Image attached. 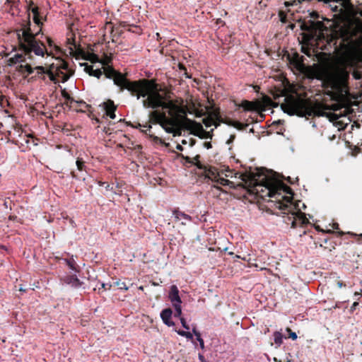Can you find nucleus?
Masks as SVG:
<instances>
[{
    "label": "nucleus",
    "mask_w": 362,
    "mask_h": 362,
    "mask_svg": "<svg viewBox=\"0 0 362 362\" xmlns=\"http://www.w3.org/2000/svg\"><path fill=\"white\" fill-rule=\"evenodd\" d=\"M339 72L341 75L342 78L346 79L349 78V74L346 71V68H340L339 69Z\"/></svg>",
    "instance_id": "nucleus-44"
},
{
    "label": "nucleus",
    "mask_w": 362,
    "mask_h": 362,
    "mask_svg": "<svg viewBox=\"0 0 362 362\" xmlns=\"http://www.w3.org/2000/svg\"><path fill=\"white\" fill-rule=\"evenodd\" d=\"M282 110L289 115H297L300 117H320L325 115L322 104L314 102L310 99L303 98L299 95H289L285 97L281 103Z\"/></svg>",
    "instance_id": "nucleus-6"
},
{
    "label": "nucleus",
    "mask_w": 362,
    "mask_h": 362,
    "mask_svg": "<svg viewBox=\"0 0 362 362\" xmlns=\"http://www.w3.org/2000/svg\"><path fill=\"white\" fill-rule=\"evenodd\" d=\"M61 94H62V96L66 100V101L64 102V105L66 106L69 107V108H71L72 107L73 103L77 104V106L76 107V108L78 107H81V105H86V103L82 100L78 101V100H74L72 97H71V95L66 90L65 88L62 89L61 90Z\"/></svg>",
    "instance_id": "nucleus-15"
},
{
    "label": "nucleus",
    "mask_w": 362,
    "mask_h": 362,
    "mask_svg": "<svg viewBox=\"0 0 362 362\" xmlns=\"http://www.w3.org/2000/svg\"><path fill=\"white\" fill-rule=\"evenodd\" d=\"M239 106L243 107L245 111H256L258 110L259 104L257 102L244 100Z\"/></svg>",
    "instance_id": "nucleus-22"
},
{
    "label": "nucleus",
    "mask_w": 362,
    "mask_h": 362,
    "mask_svg": "<svg viewBox=\"0 0 362 362\" xmlns=\"http://www.w3.org/2000/svg\"><path fill=\"white\" fill-rule=\"evenodd\" d=\"M317 1H322L324 4L328 5V6L334 12H338V11H341V8H339V6L337 5V4L339 3L341 0H317Z\"/></svg>",
    "instance_id": "nucleus-25"
},
{
    "label": "nucleus",
    "mask_w": 362,
    "mask_h": 362,
    "mask_svg": "<svg viewBox=\"0 0 362 362\" xmlns=\"http://www.w3.org/2000/svg\"><path fill=\"white\" fill-rule=\"evenodd\" d=\"M176 148L178 150V151H183V147L180 145V144H177V146H176Z\"/></svg>",
    "instance_id": "nucleus-62"
},
{
    "label": "nucleus",
    "mask_w": 362,
    "mask_h": 362,
    "mask_svg": "<svg viewBox=\"0 0 362 362\" xmlns=\"http://www.w3.org/2000/svg\"><path fill=\"white\" fill-rule=\"evenodd\" d=\"M149 123L158 124L168 133L174 136L180 134V130L177 129V120L175 118H169L165 111L154 109L149 113Z\"/></svg>",
    "instance_id": "nucleus-9"
},
{
    "label": "nucleus",
    "mask_w": 362,
    "mask_h": 362,
    "mask_svg": "<svg viewBox=\"0 0 362 362\" xmlns=\"http://www.w3.org/2000/svg\"><path fill=\"white\" fill-rule=\"evenodd\" d=\"M173 214L175 216V221H180L182 220H185L187 221H192V217L189 215L180 211L178 209H174L173 211Z\"/></svg>",
    "instance_id": "nucleus-24"
},
{
    "label": "nucleus",
    "mask_w": 362,
    "mask_h": 362,
    "mask_svg": "<svg viewBox=\"0 0 362 362\" xmlns=\"http://www.w3.org/2000/svg\"><path fill=\"white\" fill-rule=\"evenodd\" d=\"M178 67H179V69H180V71H184V74L185 75V76H186L187 78H191V76L188 75V74H187V69H186V67L185 66V65H184L183 64H182V63H179V64H178Z\"/></svg>",
    "instance_id": "nucleus-46"
},
{
    "label": "nucleus",
    "mask_w": 362,
    "mask_h": 362,
    "mask_svg": "<svg viewBox=\"0 0 362 362\" xmlns=\"http://www.w3.org/2000/svg\"><path fill=\"white\" fill-rule=\"evenodd\" d=\"M199 158H200V156L199 155H197L194 157V159L197 160V162L195 163V166L198 169L204 170V176L206 178H209V179H210L211 180H214V179L217 178V177L218 175V173L217 169L216 168H214V167L207 166V165H203L200 162Z\"/></svg>",
    "instance_id": "nucleus-12"
},
{
    "label": "nucleus",
    "mask_w": 362,
    "mask_h": 362,
    "mask_svg": "<svg viewBox=\"0 0 362 362\" xmlns=\"http://www.w3.org/2000/svg\"><path fill=\"white\" fill-rule=\"evenodd\" d=\"M197 340L199 342L200 347L204 349V342L203 339L200 337L199 338H197Z\"/></svg>",
    "instance_id": "nucleus-56"
},
{
    "label": "nucleus",
    "mask_w": 362,
    "mask_h": 362,
    "mask_svg": "<svg viewBox=\"0 0 362 362\" xmlns=\"http://www.w3.org/2000/svg\"><path fill=\"white\" fill-rule=\"evenodd\" d=\"M61 281L76 288L81 287L83 284V282L81 281L76 275L65 276L61 278Z\"/></svg>",
    "instance_id": "nucleus-16"
},
{
    "label": "nucleus",
    "mask_w": 362,
    "mask_h": 362,
    "mask_svg": "<svg viewBox=\"0 0 362 362\" xmlns=\"http://www.w3.org/2000/svg\"><path fill=\"white\" fill-rule=\"evenodd\" d=\"M204 146L207 148V149H209V148H212V144L210 141H206L204 143Z\"/></svg>",
    "instance_id": "nucleus-58"
},
{
    "label": "nucleus",
    "mask_w": 362,
    "mask_h": 362,
    "mask_svg": "<svg viewBox=\"0 0 362 362\" xmlns=\"http://www.w3.org/2000/svg\"><path fill=\"white\" fill-rule=\"evenodd\" d=\"M90 59L91 60L92 62H100V59L99 58V57L94 53H92L90 54Z\"/></svg>",
    "instance_id": "nucleus-47"
},
{
    "label": "nucleus",
    "mask_w": 362,
    "mask_h": 362,
    "mask_svg": "<svg viewBox=\"0 0 362 362\" xmlns=\"http://www.w3.org/2000/svg\"><path fill=\"white\" fill-rule=\"evenodd\" d=\"M76 164L77 166V169L79 171H83V170H86L85 162L83 160L82 158H78L76 160Z\"/></svg>",
    "instance_id": "nucleus-39"
},
{
    "label": "nucleus",
    "mask_w": 362,
    "mask_h": 362,
    "mask_svg": "<svg viewBox=\"0 0 362 362\" xmlns=\"http://www.w3.org/2000/svg\"><path fill=\"white\" fill-rule=\"evenodd\" d=\"M12 128L13 129V132L11 130L8 131V138L10 139L12 143L16 144V139L17 136H21V134L23 133V129L21 128V126L18 124H13Z\"/></svg>",
    "instance_id": "nucleus-18"
},
{
    "label": "nucleus",
    "mask_w": 362,
    "mask_h": 362,
    "mask_svg": "<svg viewBox=\"0 0 362 362\" xmlns=\"http://www.w3.org/2000/svg\"><path fill=\"white\" fill-rule=\"evenodd\" d=\"M28 10L30 11L33 14V20L34 23L40 28L39 33L42 30V26L43 25V23L42 21V18L40 14L39 8L37 6L34 5V3L33 1L30 2L29 4Z\"/></svg>",
    "instance_id": "nucleus-14"
},
{
    "label": "nucleus",
    "mask_w": 362,
    "mask_h": 362,
    "mask_svg": "<svg viewBox=\"0 0 362 362\" xmlns=\"http://www.w3.org/2000/svg\"><path fill=\"white\" fill-rule=\"evenodd\" d=\"M221 181L220 182V183H221V185H225V182H228V180H226V179H223V178L221 179Z\"/></svg>",
    "instance_id": "nucleus-63"
},
{
    "label": "nucleus",
    "mask_w": 362,
    "mask_h": 362,
    "mask_svg": "<svg viewBox=\"0 0 362 362\" xmlns=\"http://www.w3.org/2000/svg\"><path fill=\"white\" fill-rule=\"evenodd\" d=\"M112 286L117 287L119 290L127 291L129 286L127 285L126 282L122 281L120 279L114 281L112 284Z\"/></svg>",
    "instance_id": "nucleus-28"
},
{
    "label": "nucleus",
    "mask_w": 362,
    "mask_h": 362,
    "mask_svg": "<svg viewBox=\"0 0 362 362\" xmlns=\"http://www.w3.org/2000/svg\"><path fill=\"white\" fill-rule=\"evenodd\" d=\"M175 310V314H174V317H181V315H182V308H181V304H178V303H176V305H173Z\"/></svg>",
    "instance_id": "nucleus-40"
},
{
    "label": "nucleus",
    "mask_w": 362,
    "mask_h": 362,
    "mask_svg": "<svg viewBox=\"0 0 362 362\" xmlns=\"http://www.w3.org/2000/svg\"><path fill=\"white\" fill-rule=\"evenodd\" d=\"M18 50L22 53L16 54L13 57L8 59V64L13 66L20 63L16 68V70L22 75L28 76L32 74L35 70L37 62L35 58L33 55L34 53L36 56L44 57L47 49L45 47L37 42L33 36L25 34L20 37L19 34L17 37Z\"/></svg>",
    "instance_id": "nucleus-2"
},
{
    "label": "nucleus",
    "mask_w": 362,
    "mask_h": 362,
    "mask_svg": "<svg viewBox=\"0 0 362 362\" xmlns=\"http://www.w3.org/2000/svg\"><path fill=\"white\" fill-rule=\"evenodd\" d=\"M261 176L257 173H250L248 175H243L244 177H247L250 180V183L255 187L257 193L259 192H264L263 188L265 189L267 192L265 195H261L262 197H269L278 199L281 195L282 192L290 194V197L282 196L280 199H276V207L282 211L284 214L288 213L294 209L292 202L293 194L292 189L280 180L268 177L266 175L260 179Z\"/></svg>",
    "instance_id": "nucleus-4"
},
{
    "label": "nucleus",
    "mask_w": 362,
    "mask_h": 362,
    "mask_svg": "<svg viewBox=\"0 0 362 362\" xmlns=\"http://www.w3.org/2000/svg\"><path fill=\"white\" fill-rule=\"evenodd\" d=\"M173 315V311L170 308H165L162 310L160 313V317L163 322V323L168 327H172L175 325V323L170 320V318Z\"/></svg>",
    "instance_id": "nucleus-20"
},
{
    "label": "nucleus",
    "mask_w": 362,
    "mask_h": 362,
    "mask_svg": "<svg viewBox=\"0 0 362 362\" xmlns=\"http://www.w3.org/2000/svg\"><path fill=\"white\" fill-rule=\"evenodd\" d=\"M36 75L35 77L42 81L46 80V67L43 66H35Z\"/></svg>",
    "instance_id": "nucleus-27"
},
{
    "label": "nucleus",
    "mask_w": 362,
    "mask_h": 362,
    "mask_svg": "<svg viewBox=\"0 0 362 362\" xmlns=\"http://www.w3.org/2000/svg\"><path fill=\"white\" fill-rule=\"evenodd\" d=\"M101 286H102V288H103V289H105V290H110V288L112 287V284H104V283H103V284H101Z\"/></svg>",
    "instance_id": "nucleus-57"
},
{
    "label": "nucleus",
    "mask_w": 362,
    "mask_h": 362,
    "mask_svg": "<svg viewBox=\"0 0 362 362\" xmlns=\"http://www.w3.org/2000/svg\"><path fill=\"white\" fill-rule=\"evenodd\" d=\"M302 38H303V33H302ZM303 45H302L301 51L303 53H304L305 54H306L308 57L313 56V53H314V49L313 47H310L309 46H311V47L317 46L320 49L323 50L322 49V47H324L323 46H326V45H327V42L325 40H320V41L317 42V43H315V42L306 43L305 42L304 39H303ZM331 49L332 48L328 47L327 50H329Z\"/></svg>",
    "instance_id": "nucleus-13"
},
{
    "label": "nucleus",
    "mask_w": 362,
    "mask_h": 362,
    "mask_svg": "<svg viewBox=\"0 0 362 362\" xmlns=\"http://www.w3.org/2000/svg\"><path fill=\"white\" fill-rule=\"evenodd\" d=\"M103 74L106 78L113 79L114 83L119 86L121 90L127 89L133 96H136L143 84V79L132 81L110 66H104Z\"/></svg>",
    "instance_id": "nucleus-8"
},
{
    "label": "nucleus",
    "mask_w": 362,
    "mask_h": 362,
    "mask_svg": "<svg viewBox=\"0 0 362 362\" xmlns=\"http://www.w3.org/2000/svg\"><path fill=\"white\" fill-rule=\"evenodd\" d=\"M72 74H66V73H64L62 75V83H64L66 81H67L69 80V78H70L71 75Z\"/></svg>",
    "instance_id": "nucleus-49"
},
{
    "label": "nucleus",
    "mask_w": 362,
    "mask_h": 362,
    "mask_svg": "<svg viewBox=\"0 0 362 362\" xmlns=\"http://www.w3.org/2000/svg\"><path fill=\"white\" fill-rule=\"evenodd\" d=\"M57 65L54 63L49 64L47 67H46V70H50L51 71H54L56 70Z\"/></svg>",
    "instance_id": "nucleus-53"
},
{
    "label": "nucleus",
    "mask_w": 362,
    "mask_h": 362,
    "mask_svg": "<svg viewBox=\"0 0 362 362\" xmlns=\"http://www.w3.org/2000/svg\"><path fill=\"white\" fill-rule=\"evenodd\" d=\"M81 65L85 66L84 70L90 76L100 78L103 75V71L100 69H94L93 65H88L87 63L82 64Z\"/></svg>",
    "instance_id": "nucleus-21"
},
{
    "label": "nucleus",
    "mask_w": 362,
    "mask_h": 362,
    "mask_svg": "<svg viewBox=\"0 0 362 362\" xmlns=\"http://www.w3.org/2000/svg\"><path fill=\"white\" fill-rule=\"evenodd\" d=\"M65 261L66 262V264L71 269H72L73 271H74L76 272H79L78 266L77 265L76 261L74 260V259L73 257H71L69 259H66Z\"/></svg>",
    "instance_id": "nucleus-29"
},
{
    "label": "nucleus",
    "mask_w": 362,
    "mask_h": 362,
    "mask_svg": "<svg viewBox=\"0 0 362 362\" xmlns=\"http://www.w3.org/2000/svg\"><path fill=\"white\" fill-rule=\"evenodd\" d=\"M213 117L214 119V125L216 127H217L220 124V120L223 119L221 116L220 115L219 110H215L213 112Z\"/></svg>",
    "instance_id": "nucleus-33"
},
{
    "label": "nucleus",
    "mask_w": 362,
    "mask_h": 362,
    "mask_svg": "<svg viewBox=\"0 0 362 362\" xmlns=\"http://www.w3.org/2000/svg\"><path fill=\"white\" fill-rule=\"evenodd\" d=\"M181 127L189 130L191 134L198 137L201 132L203 131V127L200 123L189 119L186 115L182 117V120L177 129L180 130Z\"/></svg>",
    "instance_id": "nucleus-10"
},
{
    "label": "nucleus",
    "mask_w": 362,
    "mask_h": 362,
    "mask_svg": "<svg viewBox=\"0 0 362 362\" xmlns=\"http://www.w3.org/2000/svg\"><path fill=\"white\" fill-rule=\"evenodd\" d=\"M112 60V54H108L107 53H103V58L100 59V63H101L104 66H109V64L111 63Z\"/></svg>",
    "instance_id": "nucleus-30"
},
{
    "label": "nucleus",
    "mask_w": 362,
    "mask_h": 362,
    "mask_svg": "<svg viewBox=\"0 0 362 362\" xmlns=\"http://www.w3.org/2000/svg\"><path fill=\"white\" fill-rule=\"evenodd\" d=\"M119 25L121 27L125 28L126 27L129 26V25L127 22H125V21H122V22L119 23Z\"/></svg>",
    "instance_id": "nucleus-59"
},
{
    "label": "nucleus",
    "mask_w": 362,
    "mask_h": 362,
    "mask_svg": "<svg viewBox=\"0 0 362 362\" xmlns=\"http://www.w3.org/2000/svg\"><path fill=\"white\" fill-rule=\"evenodd\" d=\"M182 158L185 160V161L188 163H191V164H193L195 165V163L197 162V160L194 159V157L193 158H191L189 156H185L184 157L182 156Z\"/></svg>",
    "instance_id": "nucleus-48"
},
{
    "label": "nucleus",
    "mask_w": 362,
    "mask_h": 362,
    "mask_svg": "<svg viewBox=\"0 0 362 362\" xmlns=\"http://www.w3.org/2000/svg\"><path fill=\"white\" fill-rule=\"evenodd\" d=\"M192 332L197 338H199L201 337V334L199 331L197 330L196 327L192 328Z\"/></svg>",
    "instance_id": "nucleus-55"
},
{
    "label": "nucleus",
    "mask_w": 362,
    "mask_h": 362,
    "mask_svg": "<svg viewBox=\"0 0 362 362\" xmlns=\"http://www.w3.org/2000/svg\"><path fill=\"white\" fill-rule=\"evenodd\" d=\"M234 122V120H232L229 118H226V119H221L220 120V122H222L223 124H226L228 126H231V124H233V122Z\"/></svg>",
    "instance_id": "nucleus-50"
},
{
    "label": "nucleus",
    "mask_w": 362,
    "mask_h": 362,
    "mask_svg": "<svg viewBox=\"0 0 362 362\" xmlns=\"http://www.w3.org/2000/svg\"><path fill=\"white\" fill-rule=\"evenodd\" d=\"M146 98L142 100L145 108L157 109L162 107L168 110L169 118L177 120V127L179 126L182 117L185 115V110L176 105L173 100H167L165 95L159 92L158 85L153 80L143 78V84L136 95L137 99Z\"/></svg>",
    "instance_id": "nucleus-5"
},
{
    "label": "nucleus",
    "mask_w": 362,
    "mask_h": 362,
    "mask_svg": "<svg viewBox=\"0 0 362 362\" xmlns=\"http://www.w3.org/2000/svg\"><path fill=\"white\" fill-rule=\"evenodd\" d=\"M213 129L210 132H207L203 129V131L201 132V134L199 135L200 139H212L213 136Z\"/></svg>",
    "instance_id": "nucleus-36"
},
{
    "label": "nucleus",
    "mask_w": 362,
    "mask_h": 362,
    "mask_svg": "<svg viewBox=\"0 0 362 362\" xmlns=\"http://www.w3.org/2000/svg\"><path fill=\"white\" fill-rule=\"evenodd\" d=\"M303 57H300L298 54H296L291 59L290 63L293 64L297 69L300 70L303 66Z\"/></svg>",
    "instance_id": "nucleus-26"
},
{
    "label": "nucleus",
    "mask_w": 362,
    "mask_h": 362,
    "mask_svg": "<svg viewBox=\"0 0 362 362\" xmlns=\"http://www.w3.org/2000/svg\"><path fill=\"white\" fill-rule=\"evenodd\" d=\"M202 122L206 127H209L214 124V119L213 116L207 117L203 119Z\"/></svg>",
    "instance_id": "nucleus-37"
},
{
    "label": "nucleus",
    "mask_w": 362,
    "mask_h": 362,
    "mask_svg": "<svg viewBox=\"0 0 362 362\" xmlns=\"http://www.w3.org/2000/svg\"><path fill=\"white\" fill-rule=\"evenodd\" d=\"M286 180L290 182L291 184H293V182L291 180V178L290 177H288L286 178Z\"/></svg>",
    "instance_id": "nucleus-64"
},
{
    "label": "nucleus",
    "mask_w": 362,
    "mask_h": 362,
    "mask_svg": "<svg viewBox=\"0 0 362 362\" xmlns=\"http://www.w3.org/2000/svg\"><path fill=\"white\" fill-rule=\"evenodd\" d=\"M358 305V303L357 302H354L352 305V306L351 307V311H354V310L356 309V308Z\"/></svg>",
    "instance_id": "nucleus-60"
},
{
    "label": "nucleus",
    "mask_w": 362,
    "mask_h": 362,
    "mask_svg": "<svg viewBox=\"0 0 362 362\" xmlns=\"http://www.w3.org/2000/svg\"><path fill=\"white\" fill-rule=\"evenodd\" d=\"M180 322H181V324H182V327H183L185 329H189V326L187 325V322H186L185 319V318H183V317H180Z\"/></svg>",
    "instance_id": "nucleus-51"
},
{
    "label": "nucleus",
    "mask_w": 362,
    "mask_h": 362,
    "mask_svg": "<svg viewBox=\"0 0 362 362\" xmlns=\"http://www.w3.org/2000/svg\"><path fill=\"white\" fill-rule=\"evenodd\" d=\"M133 127L136 128V129H139L141 127H144L146 128V129H142L141 132H144L145 134H147V132H151V125L149 124H141L140 123H137L136 125L134 126L132 125Z\"/></svg>",
    "instance_id": "nucleus-34"
},
{
    "label": "nucleus",
    "mask_w": 362,
    "mask_h": 362,
    "mask_svg": "<svg viewBox=\"0 0 362 362\" xmlns=\"http://www.w3.org/2000/svg\"><path fill=\"white\" fill-rule=\"evenodd\" d=\"M176 332L179 335H180L182 337H185L188 339H192V338H193L192 334L190 333L189 332H186V331H183V330H177Z\"/></svg>",
    "instance_id": "nucleus-41"
},
{
    "label": "nucleus",
    "mask_w": 362,
    "mask_h": 362,
    "mask_svg": "<svg viewBox=\"0 0 362 362\" xmlns=\"http://www.w3.org/2000/svg\"><path fill=\"white\" fill-rule=\"evenodd\" d=\"M310 0H288L284 3L286 6H290L293 4H296L298 3H301L302 1H309Z\"/></svg>",
    "instance_id": "nucleus-43"
},
{
    "label": "nucleus",
    "mask_w": 362,
    "mask_h": 362,
    "mask_svg": "<svg viewBox=\"0 0 362 362\" xmlns=\"http://www.w3.org/2000/svg\"><path fill=\"white\" fill-rule=\"evenodd\" d=\"M46 75L48 76L49 80L54 83H57L59 82L58 79L56 78V75L54 71H51L50 70H46Z\"/></svg>",
    "instance_id": "nucleus-38"
},
{
    "label": "nucleus",
    "mask_w": 362,
    "mask_h": 362,
    "mask_svg": "<svg viewBox=\"0 0 362 362\" xmlns=\"http://www.w3.org/2000/svg\"><path fill=\"white\" fill-rule=\"evenodd\" d=\"M336 245L337 243L332 238H324L322 243L320 244V247H323L325 250H327L329 252L335 249Z\"/></svg>",
    "instance_id": "nucleus-23"
},
{
    "label": "nucleus",
    "mask_w": 362,
    "mask_h": 362,
    "mask_svg": "<svg viewBox=\"0 0 362 362\" xmlns=\"http://www.w3.org/2000/svg\"><path fill=\"white\" fill-rule=\"evenodd\" d=\"M337 286L339 288H341L342 286H345L346 285L341 281H337Z\"/></svg>",
    "instance_id": "nucleus-61"
},
{
    "label": "nucleus",
    "mask_w": 362,
    "mask_h": 362,
    "mask_svg": "<svg viewBox=\"0 0 362 362\" xmlns=\"http://www.w3.org/2000/svg\"><path fill=\"white\" fill-rule=\"evenodd\" d=\"M286 332L288 333V337L292 339L293 340H296L297 339V334L296 332H293L289 327L286 328Z\"/></svg>",
    "instance_id": "nucleus-45"
},
{
    "label": "nucleus",
    "mask_w": 362,
    "mask_h": 362,
    "mask_svg": "<svg viewBox=\"0 0 362 362\" xmlns=\"http://www.w3.org/2000/svg\"><path fill=\"white\" fill-rule=\"evenodd\" d=\"M246 125H244L243 124H242L241 122H238V121H234L233 122V124H231V127H233L239 130H243L245 129Z\"/></svg>",
    "instance_id": "nucleus-42"
},
{
    "label": "nucleus",
    "mask_w": 362,
    "mask_h": 362,
    "mask_svg": "<svg viewBox=\"0 0 362 362\" xmlns=\"http://www.w3.org/2000/svg\"><path fill=\"white\" fill-rule=\"evenodd\" d=\"M150 139H152V141L156 144H160L165 146H168V144H165L163 139L159 138L157 136H155L153 134H151L149 132H147V134H146Z\"/></svg>",
    "instance_id": "nucleus-31"
},
{
    "label": "nucleus",
    "mask_w": 362,
    "mask_h": 362,
    "mask_svg": "<svg viewBox=\"0 0 362 362\" xmlns=\"http://www.w3.org/2000/svg\"><path fill=\"white\" fill-rule=\"evenodd\" d=\"M274 342H275V344H276L278 346H281V344H282V342H283V341H282L283 336H282L281 333V332H277V331H276V332H275L274 333Z\"/></svg>",
    "instance_id": "nucleus-35"
},
{
    "label": "nucleus",
    "mask_w": 362,
    "mask_h": 362,
    "mask_svg": "<svg viewBox=\"0 0 362 362\" xmlns=\"http://www.w3.org/2000/svg\"><path fill=\"white\" fill-rule=\"evenodd\" d=\"M54 73H55L57 78V77H61L62 75L64 74L63 71L57 67H56V70L54 71Z\"/></svg>",
    "instance_id": "nucleus-52"
},
{
    "label": "nucleus",
    "mask_w": 362,
    "mask_h": 362,
    "mask_svg": "<svg viewBox=\"0 0 362 362\" xmlns=\"http://www.w3.org/2000/svg\"><path fill=\"white\" fill-rule=\"evenodd\" d=\"M18 50L22 53L16 54L13 57L8 59V64L13 66L20 63L16 68V70L22 75L28 76L32 74L35 70L37 62L35 58L33 55L34 53L36 56L44 57L47 49L45 47L37 42L33 36L25 34L20 37L19 34L17 37Z\"/></svg>",
    "instance_id": "nucleus-3"
},
{
    "label": "nucleus",
    "mask_w": 362,
    "mask_h": 362,
    "mask_svg": "<svg viewBox=\"0 0 362 362\" xmlns=\"http://www.w3.org/2000/svg\"><path fill=\"white\" fill-rule=\"evenodd\" d=\"M235 134H231L230 136V138L228 139V141H226V144H230L231 143L233 142V141L235 140Z\"/></svg>",
    "instance_id": "nucleus-54"
},
{
    "label": "nucleus",
    "mask_w": 362,
    "mask_h": 362,
    "mask_svg": "<svg viewBox=\"0 0 362 362\" xmlns=\"http://www.w3.org/2000/svg\"><path fill=\"white\" fill-rule=\"evenodd\" d=\"M309 18H305L299 20L300 28L303 31V39L306 43H317L320 40H325L326 46L322 49H328V47L334 51L344 45V31L332 23L329 27L325 25L323 21L328 23L327 18L320 17L317 11L309 13Z\"/></svg>",
    "instance_id": "nucleus-1"
},
{
    "label": "nucleus",
    "mask_w": 362,
    "mask_h": 362,
    "mask_svg": "<svg viewBox=\"0 0 362 362\" xmlns=\"http://www.w3.org/2000/svg\"><path fill=\"white\" fill-rule=\"evenodd\" d=\"M18 34L21 38L25 34L33 36L37 42H39L40 45H42V46L45 47V49H47V53H45V55L55 57L54 54L62 53L61 47L58 46L50 37H43V35H42L41 38L43 37L45 40H41L37 37L40 33L34 32L30 28V13L28 15V21L21 25V28L16 30V35L18 36Z\"/></svg>",
    "instance_id": "nucleus-7"
},
{
    "label": "nucleus",
    "mask_w": 362,
    "mask_h": 362,
    "mask_svg": "<svg viewBox=\"0 0 362 362\" xmlns=\"http://www.w3.org/2000/svg\"><path fill=\"white\" fill-rule=\"evenodd\" d=\"M56 59L59 61V64L57 65V67L60 69L61 70H67L69 67V64L67 62L62 59L61 57H54Z\"/></svg>",
    "instance_id": "nucleus-32"
},
{
    "label": "nucleus",
    "mask_w": 362,
    "mask_h": 362,
    "mask_svg": "<svg viewBox=\"0 0 362 362\" xmlns=\"http://www.w3.org/2000/svg\"><path fill=\"white\" fill-rule=\"evenodd\" d=\"M103 106L106 115L111 119H115L116 117L115 112L117 109V106L115 105L114 102L111 100H107L103 103Z\"/></svg>",
    "instance_id": "nucleus-17"
},
{
    "label": "nucleus",
    "mask_w": 362,
    "mask_h": 362,
    "mask_svg": "<svg viewBox=\"0 0 362 362\" xmlns=\"http://www.w3.org/2000/svg\"><path fill=\"white\" fill-rule=\"evenodd\" d=\"M291 210L288 214L291 213V216H288V219L291 221V227L296 228L297 226H304L309 223L308 219L305 217V214L300 211H293ZM288 214V212L286 213Z\"/></svg>",
    "instance_id": "nucleus-11"
},
{
    "label": "nucleus",
    "mask_w": 362,
    "mask_h": 362,
    "mask_svg": "<svg viewBox=\"0 0 362 362\" xmlns=\"http://www.w3.org/2000/svg\"><path fill=\"white\" fill-rule=\"evenodd\" d=\"M168 297L173 305H176V303H182L181 298L179 296V290L175 285L171 286Z\"/></svg>",
    "instance_id": "nucleus-19"
}]
</instances>
